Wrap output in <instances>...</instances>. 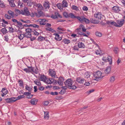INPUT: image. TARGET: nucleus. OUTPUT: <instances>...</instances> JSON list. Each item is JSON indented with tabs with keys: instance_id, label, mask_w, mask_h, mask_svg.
<instances>
[{
	"instance_id": "obj_51",
	"label": "nucleus",
	"mask_w": 125,
	"mask_h": 125,
	"mask_svg": "<svg viewBox=\"0 0 125 125\" xmlns=\"http://www.w3.org/2000/svg\"><path fill=\"white\" fill-rule=\"evenodd\" d=\"M17 4L18 6H20V7H22V3L21 2L20 0H18Z\"/></svg>"
},
{
	"instance_id": "obj_60",
	"label": "nucleus",
	"mask_w": 125,
	"mask_h": 125,
	"mask_svg": "<svg viewBox=\"0 0 125 125\" xmlns=\"http://www.w3.org/2000/svg\"><path fill=\"white\" fill-rule=\"evenodd\" d=\"M50 94L52 95H57L58 94V93L57 92H51Z\"/></svg>"
},
{
	"instance_id": "obj_12",
	"label": "nucleus",
	"mask_w": 125,
	"mask_h": 125,
	"mask_svg": "<svg viewBox=\"0 0 125 125\" xmlns=\"http://www.w3.org/2000/svg\"><path fill=\"white\" fill-rule=\"evenodd\" d=\"M51 17L54 19L57 18L58 17H60L61 18H62V17L57 12H55V15H52Z\"/></svg>"
},
{
	"instance_id": "obj_35",
	"label": "nucleus",
	"mask_w": 125,
	"mask_h": 125,
	"mask_svg": "<svg viewBox=\"0 0 125 125\" xmlns=\"http://www.w3.org/2000/svg\"><path fill=\"white\" fill-rule=\"evenodd\" d=\"M1 31L2 33H3L4 34H5L8 33V31L5 28H2L1 30Z\"/></svg>"
},
{
	"instance_id": "obj_27",
	"label": "nucleus",
	"mask_w": 125,
	"mask_h": 125,
	"mask_svg": "<svg viewBox=\"0 0 125 125\" xmlns=\"http://www.w3.org/2000/svg\"><path fill=\"white\" fill-rule=\"evenodd\" d=\"M17 24V26L19 27V28L22 29L23 28V25H22V23L20 21H18Z\"/></svg>"
},
{
	"instance_id": "obj_1",
	"label": "nucleus",
	"mask_w": 125,
	"mask_h": 125,
	"mask_svg": "<svg viewBox=\"0 0 125 125\" xmlns=\"http://www.w3.org/2000/svg\"><path fill=\"white\" fill-rule=\"evenodd\" d=\"M69 17H70L73 19L76 18L81 22H84L86 23H88L90 22L89 20L88 19H86L83 16H81V17L79 16L76 17L72 13H70L69 14Z\"/></svg>"
},
{
	"instance_id": "obj_48",
	"label": "nucleus",
	"mask_w": 125,
	"mask_h": 125,
	"mask_svg": "<svg viewBox=\"0 0 125 125\" xmlns=\"http://www.w3.org/2000/svg\"><path fill=\"white\" fill-rule=\"evenodd\" d=\"M25 87L26 90H28L29 92L31 91L32 89V88H31V87H29L27 85H26Z\"/></svg>"
},
{
	"instance_id": "obj_41",
	"label": "nucleus",
	"mask_w": 125,
	"mask_h": 125,
	"mask_svg": "<svg viewBox=\"0 0 125 125\" xmlns=\"http://www.w3.org/2000/svg\"><path fill=\"white\" fill-rule=\"evenodd\" d=\"M72 9L74 10L78 11L79 10L78 8L76 6L74 5H73L72 7Z\"/></svg>"
},
{
	"instance_id": "obj_36",
	"label": "nucleus",
	"mask_w": 125,
	"mask_h": 125,
	"mask_svg": "<svg viewBox=\"0 0 125 125\" xmlns=\"http://www.w3.org/2000/svg\"><path fill=\"white\" fill-rule=\"evenodd\" d=\"M90 75V73L89 72H86L85 73L84 75V77L86 78H88L89 77Z\"/></svg>"
},
{
	"instance_id": "obj_3",
	"label": "nucleus",
	"mask_w": 125,
	"mask_h": 125,
	"mask_svg": "<svg viewBox=\"0 0 125 125\" xmlns=\"http://www.w3.org/2000/svg\"><path fill=\"white\" fill-rule=\"evenodd\" d=\"M94 76L95 78L94 80L97 81L101 79L104 77L102 73L100 71H98L94 73Z\"/></svg>"
},
{
	"instance_id": "obj_10",
	"label": "nucleus",
	"mask_w": 125,
	"mask_h": 125,
	"mask_svg": "<svg viewBox=\"0 0 125 125\" xmlns=\"http://www.w3.org/2000/svg\"><path fill=\"white\" fill-rule=\"evenodd\" d=\"M76 81L78 83L82 84L84 82H86L85 80L83 78L80 77H79L76 78Z\"/></svg>"
},
{
	"instance_id": "obj_49",
	"label": "nucleus",
	"mask_w": 125,
	"mask_h": 125,
	"mask_svg": "<svg viewBox=\"0 0 125 125\" xmlns=\"http://www.w3.org/2000/svg\"><path fill=\"white\" fill-rule=\"evenodd\" d=\"M33 71H32V73H34L36 74H37L38 73V69L37 68H36L35 69H34V68L33 67Z\"/></svg>"
},
{
	"instance_id": "obj_8",
	"label": "nucleus",
	"mask_w": 125,
	"mask_h": 125,
	"mask_svg": "<svg viewBox=\"0 0 125 125\" xmlns=\"http://www.w3.org/2000/svg\"><path fill=\"white\" fill-rule=\"evenodd\" d=\"M49 73L52 77L53 78L56 77V73L54 70L50 69L49 70Z\"/></svg>"
},
{
	"instance_id": "obj_63",
	"label": "nucleus",
	"mask_w": 125,
	"mask_h": 125,
	"mask_svg": "<svg viewBox=\"0 0 125 125\" xmlns=\"http://www.w3.org/2000/svg\"><path fill=\"white\" fill-rule=\"evenodd\" d=\"M65 92V90H62L59 92L60 94H64Z\"/></svg>"
},
{
	"instance_id": "obj_6",
	"label": "nucleus",
	"mask_w": 125,
	"mask_h": 125,
	"mask_svg": "<svg viewBox=\"0 0 125 125\" xmlns=\"http://www.w3.org/2000/svg\"><path fill=\"white\" fill-rule=\"evenodd\" d=\"M124 22V20L123 19L121 20H117V23L116 22V24H115V26L119 27H121L123 25Z\"/></svg>"
},
{
	"instance_id": "obj_54",
	"label": "nucleus",
	"mask_w": 125,
	"mask_h": 125,
	"mask_svg": "<svg viewBox=\"0 0 125 125\" xmlns=\"http://www.w3.org/2000/svg\"><path fill=\"white\" fill-rule=\"evenodd\" d=\"M95 35L99 37H101L102 35V34L100 32L97 31L95 32Z\"/></svg>"
},
{
	"instance_id": "obj_52",
	"label": "nucleus",
	"mask_w": 125,
	"mask_h": 125,
	"mask_svg": "<svg viewBox=\"0 0 125 125\" xmlns=\"http://www.w3.org/2000/svg\"><path fill=\"white\" fill-rule=\"evenodd\" d=\"M25 97V96L24 95H22L18 96L17 97V100H18L21 99L22 98H24Z\"/></svg>"
},
{
	"instance_id": "obj_23",
	"label": "nucleus",
	"mask_w": 125,
	"mask_h": 125,
	"mask_svg": "<svg viewBox=\"0 0 125 125\" xmlns=\"http://www.w3.org/2000/svg\"><path fill=\"white\" fill-rule=\"evenodd\" d=\"M112 10L115 12H117L119 10V7L117 6H114L112 8Z\"/></svg>"
},
{
	"instance_id": "obj_15",
	"label": "nucleus",
	"mask_w": 125,
	"mask_h": 125,
	"mask_svg": "<svg viewBox=\"0 0 125 125\" xmlns=\"http://www.w3.org/2000/svg\"><path fill=\"white\" fill-rule=\"evenodd\" d=\"M46 78V76L44 75H41L39 76V80L43 81L44 82L45 81Z\"/></svg>"
},
{
	"instance_id": "obj_9",
	"label": "nucleus",
	"mask_w": 125,
	"mask_h": 125,
	"mask_svg": "<svg viewBox=\"0 0 125 125\" xmlns=\"http://www.w3.org/2000/svg\"><path fill=\"white\" fill-rule=\"evenodd\" d=\"M94 17L97 19L101 20L103 18V15H102L101 13L97 12L94 14Z\"/></svg>"
},
{
	"instance_id": "obj_50",
	"label": "nucleus",
	"mask_w": 125,
	"mask_h": 125,
	"mask_svg": "<svg viewBox=\"0 0 125 125\" xmlns=\"http://www.w3.org/2000/svg\"><path fill=\"white\" fill-rule=\"evenodd\" d=\"M63 15L65 17L68 18L69 14L66 12H63Z\"/></svg>"
},
{
	"instance_id": "obj_39",
	"label": "nucleus",
	"mask_w": 125,
	"mask_h": 125,
	"mask_svg": "<svg viewBox=\"0 0 125 125\" xmlns=\"http://www.w3.org/2000/svg\"><path fill=\"white\" fill-rule=\"evenodd\" d=\"M90 21L91 22L94 24L98 23L99 22V21L97 20L93 19H91Z\"/></svg>"
},
{
	"instance_id": "obj_44",
	"label": "nucleus",
	"mask_w": 125,
	"mask_h": 125,
	"mask_svg": "<svg viewBox=\"0 0 125 125\" xmlns=\"http://www.w3.org/2000/svg\"><path fill=\"white\" fill-rule=\"evenodd\" d=\"M6 6L4 4L3 2L2 1H0V7L3 8H6Z\"/></svg>"
},
{
	"instance_id": "obj_5",
	"label": "nucleus",
	"mask_w": 125,
	"mask_h": 125,
	"mask_svg": "<svg viewBox=\"0 0 125 125\" xmlns=\"http://www.w3.org/2000/svg\"><path fill=\"white\" fill-rule=\"evenodd\" d=\"M21 14L26 16H29L30 15V12L28 9L27 7H24L23 10H21Z\"/></svg>"
},
{
	"instance_id": "obj_18",
	"label": "nucleus",
	"mask_w": 125,
	"mask_h": 125,
	"mask_svg": "<svg viewBox=\"0 0 125 125\" xmlns=\"http://www.w3.org/2000/svg\"><path fill=\"white\" fill-rule=\"evenodd\" d=\"M106 23L109 25H114L115 26L116 24V22L113 21H106Z\"/></svg>"
},
{
	"instance_id": "obj_42",
	"label": "nucleus",
	"mask_w": 125,
	"mask_h": 125,
	"mask_svg": "<svg viewBox=\"0 0 125 125\" xmlns=\"http://www.w3.org/2000/svg\"><path fill=\"white\" fill-rule=\"evenodd\" d=\"M9 32H10L13 33L16 31V30L14 29L12 27H9Z\"/></svg>"
},
{
	"instance_id": "obj_17",
	"label": "nucleus",
	"mask_w": 125,
	"mask_h": 125,
	"mask_svg": "<svg viewBox=\"0 0 125 125\" xmlns=\"http://www.w3.org/2000/svg\"><path fill=\"white\" fill-rule=\"evenodd\" d=\"M63 79L62 78H60L57 81L55 82L56 83H58L59 85H61L63 84Z\"/></svg>"
},
{
	"instance_id": "obj_40",
	"label": "nucleus",
	"mask_w": 125,
	"mask_h": 125,
	"mask_svg": "<svg viewBox=\"0 0 125 125\" xmlns=\"http://www.w3.org/2000/svg\"><path fill=\"white\" fill-rule=\"evenodd\" d=\"M115 76H113L110 77L109 81L110 82L113 83L115 81Z\"/></svg>"
},
{
	"instance_id": "obj_2",
	"label": "nucleus",
	"mask_w": 125,
	"mask_h": 125,
	"mask_svg": "<svg viewBox=\"0 0 125 125\" xmlns=\"http://www.w3.org/2000/svg\"><path fill=\"white\" fill-rule=\"evenodd\" d=\"M73 82L71 79H67L64 82L66 86H68V88L70 89H75L76 88V87L74 85H72Z\"/></svg>"
},
{
	"instance_id": "obj_62",
	"label": "nucleus",
	"mask_w": 125,
	"mask_h": 125,
	"mask_svg": "<svg viewBox=\"0 0 125 125\" xmlns=\"http://www.w3.org/2000/svg\"><path fill=\"white\" fill-rule=\"evenodd\" d=\"M12 102H14L17 100V98H16L15 97H13L11 98Z\"/></svg>"
},
{
	"instance_id": "obj_57",
	"label": "nucleus",
	"mask_w": 125,
	"mask_h": 125,
	"mask_svg": "<svg viewBox=\"0 0 125 125\" xmlns=\"http://www.w3.org/2000/svg\"><path fill=\"white\" fill-rule=\"evenodd\" d=\"M6 102L9 103H12L11 98H8L6 99Z\"/></svg>"
},
{
	"instance_id": "obj_43",
	"label": "nucleus",
	"mask_w": 125,
	"mask_h": 125,
	"mask_svg": "<svg viewBox=\"0 0 125 125\" xmlns=\"http://www.w3.org/2000/svg\"><path fill=\"white\" fill-rule=\"evenodd\" d=\"M44 40V38L41 36L39 37L37 39V40L39 42L42 41Z\"/></svg>"
},
{
	"instance_id": "obj_64",
	"label": "nucleus",
	"mask_w": 125,
	"mask_h": 125,
	"mask_svg": "<svg viewBox=\"0 0 125 125\" xmlns=\"http://www.w3.org/2000/svg\"><path fill=\"white\" fill-rule=\"evenodd\" d=\"M83 9L84 11H87L88 9V8L86 6H84L83 7Z\"/></svg>"
},
{
	"instance_id": "obj_61",
	"label": "nucleus",
	"mask_w": 125,
	"mask_h": 125,
	"mask_svg": "<svg viewBox=\"0 0 125 125\" xmlns=\"http://www.w3.org/2000/svg\"><path fill=\"white\" fill-rule=\"evenodd\" d=\"M5 17L6 18L9 19H10L11 18H12V17H10V15H9L7 14H5Z\"/></svg>"
},
{
	"instance_id": "obj_58",
	"label": "nucleus",
	"mask_w": 125,
	"mask_h": 125,
	"mask_svg": "<svg viewBox=\"0 0 125 125\" xmlns=\"http://www.w3.org/2000/svg\"><path fill=\"white\" fill-rule=\"evenodd\" d=\"M18 83H19L20 86H23V83L22 81L19 80Z\"/></svg>"
},
{
	"instance_id": "obj_38",
	"label": "nucleus",
	"mask_w": 125,
	"mask_h": 125,
	"mask_svg": "<svg viewBox=\"0 0 125 125\" xmlns=\"http://www.w3.org/2000/svg\"><path fill=\"white\" fill-rule=\"evenodd\" d=\"M57 6L58 9L60 10H62L63 7H62V4L61 3H58L57 4Z\"/></svg>"
},
{
	"instance_id": "obj_29",
	"label": "nucleus",
	"mask_w": 125,
	"mask_h": 125,
	"mask_svg": "<svg viewBox=\"0 0 125 125\" xmlns=\"http://www.w3.org/2000/svg\"><path fill=\"white\" fill-rule=\"evenodd\" d=\"M17 36L18 38L20 40H22L25 37L24 34L22 33L19 34Z\"/></svg>"
},
{
	"instance_id": "obj_46",
	"label": "nucleus",
	"mask_w": 125,
	"mask_h": 125,
	"mask_svg": "<svg viewBox=\"0 0 125 125\" xmlns=\"http://www.w3.org/2000/svg\"><path fill=\"white\" fill-rule=\"evenodd\" d=\"M25 31L26 32L30 33H31V32L32 31V30L31 29L29 28L26 29L25 30Z\"/></svg>"
},
{
	"instance_id": "obj_33",
	"label": "nucleus",
	"mask_w": 125,
	"mask_h": 125,
	"mask_svg": "<svg viewBox=\"0 0 125 125\" xmlns=\"http://www.w3.org/2000/svg\"><path fill=\"white\" fill-rule=\"evenodd\" d=\"M62 42L65 44H68L70 42V40H68L66 39H64L63 40Z\"/></svg>"
},
{
	"instance_id": "obj_37",
	"label": "nucleus",
	"mask_w": 125,
	"mask_h": 125,
	"mask_svg": "<svg viewBox=\"0 0 125 125\" xmlns=\"http://www.w3.org/2000/svg\"><path fill=\"white\" fill-rule=\"evenodd\" d=\"M27 2L28 6L31 7L32 5L33 2L30 0H27Z\"/></svg>"
},
{
	"instance_id": "obj_26",
	"label": "nucleus",
	"mask_w": 125,
	"mask_h": 125,
	"mask_svg": "<svg viewBox=\"0 0 125 125\" xmlns=\"http://www.w3.org/2000/svg\"><path fill=\"white\" fill-rule=\"evenodd\" d=\"M78 46L79 48H84L85 47V45L82 42H79L77 43Z\"/></svg>"
},
{
	"instance_id": "obj_22",
	"label": "nucleus",
	"mask_w": 125,
	"mask_h": 125,
	"mask_svg": "<svg viewBox=\"0 0 125 125\" xmlns=\"http://www.w3.org/2000/svg\"><path fill=\"white\" fill-rule=\"evenodd\" d=\"M54 35L55 36V39L57 41H60L62 40L61 37L59 36V35L57 33H54Z\"/></svg>"
},
{
	"instance_id": "obj_11",
	"label": "nucleus",
	"mask_w": 125,
	"mask_h": 125,
	"mask_svg": "<svg viewBox=\"0 0 125 125\" xmlns=\"http://www.w3.org/2000/svg\"><path fill=\"white\" fill-rule=\"evenodd\" d=\"M38 102V100L37 99L35 98H33L31 100L30 102L31 104L35 105L37 104Z\"/></svg>"
},
{
	"instance_id": "obj_32",
	"label": "nucleus",
	"mask_w": 125,
	"mask_h": 125,
	"mask_svg": "<svg viewBox=\"0 0 125 125\" xmlns=\"http://www.w3.org/2000/svg\"><path fill=\"white\" fill-rule=\"evenodd\" d=\"M45 29L47 31H51L52 32H54L55 31L54 30L49 27L45 28Z\"/></svg>"
},
{
	"instance_id": "obj_47",
	"label": "nucleus",
	"mask_w": 125,
	"mask_h": 125,
	"mask_svg": "<svg viewBox=\"0 0 125 125\" xmlns=\"http://www.w3.org/2000/svg\"><path fill=\"white\" fill-rule=\"evenodd\" d=\"M9 4L11 7H14L15 6V4L13 2V1H9Z\"/></svg>"
},
{
	"instance_id": "obj_21",
	"label": "nucleus",
	"mask_w": 125,
	"mask_h": 125,
	"mask_svg": "<svg viewBox=\"0 0 125 125\" xmlns=\"http://www.w3.org/2000/svg\"><path fill=\"white\" fill-rule=\"evenodd\" d=\"M34 5L37 7L39 10H42L43 9V8L42 5L40 3L38 4L36 3Z\"/></svg>"
},
{
	"instance_id": "obj_19",
	"label": "nucleus",
	"mask_w": 125,
	"mask_h": 125,
	"mask_svg": "<svg viewBox=\"0 0 125 125\" xmlns=\"http://www.w3.org/2000/svg\"><path fill=\"white\" fill-rule=\"evenodd\" d=\"M111 70V68L110 66L107 67L104 71L105 73L107 74L110 73Z\"/></svg>"
},
{
	"instance_id": "obj_30",
	"label": "nucleus",
	"mask_w": 125,
	"mask_h": 125,
	"mask_svg": "<svg viewBox=\"0 0 125 125\" xmlns=\"http://www.w3.org/2000/svg\"><path fill=\"white\" fill-rule=\"evenodd\" d=\"M106 58H107L106 59L107 61L106 62H109V63L110 64H111L112 63V59L111 57L109 56L108 57L107 56Z\"/></svg>"
},
{
	"instance_id": "obj_59",
	"label": "nucleus",
	"mask_w": 125,
	"mask_h": 125,
	"mask_svg": "<svg viewBox=\"0 0 125 125\" xmlns=\"http://www.w3.org/2000/svg\"><path fill=\"white\" fill-rule=\"evenodd\" d=\"M95 53L97 55H101V51L100 50L96 51Z\"/></svg>"
},
{
	"instance_id": "obj_45",
	"label": "nucleus",
	"mask_w": 125,
	"mask_h": 125,
	"mask_svg": "<svg viewBox=\"0 0 125 125\" xmlns=\"http://www.w3.org/2000/svg\"><path fill=\"white\" fill-rule=\"evenodd\" d=\"M34 82L35 84L38 86H40L41 85V83L40 82L37 80H35L34 81Z\"/></svg>"
},
{
	"instance_id": "obj_14",
	"label": "nucleus",
	"mask_w": 125,
	"mask_h": 125,
	"mask_svg": "<svg viewBox=\"0 0 125 125\" xmlns=\"http://www.w3.org/2000/svg\"><path fill=\"white\" fill-rule=\"evenodd\" d=\"M46 80L44 82L47 84H51L53 82V79L52 78H46Z\"/></svg>"
},
{
	"instance_id": "obj_55",
	"label": "nucleus",
	"mask_w": 125,
	"mask_h": 125,
	"mask_svg": "<svg viewBox=\"0 0 125 125\" xmlns=\"http://www.w3.org/2000/svg\"><path fill=\"white\" fill-rule=\"evenodd\" d=\"M4 40L7 42H8L9 39L8 36L7 35H6L4 37Z\"/></svg>"
},
{
	"instance_id": "obj_53",
	"label": "nucleus",
	"mask_w": 125,
	"mask_h": 125,
	"mask_svg": "<svg viewBox=\"0 0 125 125\" xmlns=\"http://www.w3.org/2000/svg\"><path fill=\"white\" fill-rule=\"evenodd\" d=\"M15 11L16 13L17 14H21V10L20 11L18 9H15Z\"/></svg>"
},
{
	"instance_id": "obj_31",
	"label": "nucleus",
	"mask_w": 125,
	"mask_h": 125,
	"mask_svg": "<svg viewBox=\"0 0 125 125\" xmlns=\"http://www.w3.org/2000/svg\"><path fill=\"white\" fill-rule=\"evenodd\" d=\"M8 13L9 15L10 16V17H12V18H13L14 16V12L11 10H9L8 11Z\"/></svg>"
},
{
	"instance_id": "obj_28",
	"label": "nucleus",
	"mask_w": 125,
	"mask_h": 125,
	"mask_svg": "<svg viewBox=\"0 0 125 125\" xmlns=\"http://www.w3.org/2000/svg\"><path fill=\"white\" fill-rule=\"evenodd\" d=\"M43 6L45 9H49L50 8L49 3L48 2H45L44 3Z\"/></svg>"
},
{
	"instance_id": "obj_25",
	"label": "nucleus",
	"mask_w": 125,
	"mask_h": 125,
	"mask_svg": "<svg viewBox=\"0 0 125 125\" xmlns=\"http://www.w3.org/2000/svg\"><path fill=\"white\" fill-rule=\"evenodd\" d=\"M62 4L63 8L67 7L68 5L67 2L65 0L63 1Z\"/></svg>"
},
{
	"instance_id": "obj_4",
	"label": "nucleus",
	"mask_w": 125,
	"mask_h": 125,
	"mask_svg": "<svg viewBox=\"0 0 125 125\" xmlns=\"http://www.w3.org/2000/svg\"><path fill=\"white\" fill-rule=\"evenodd\" d=\"M81 30L83 32H85L86 31V29L84 26L82 24H80L78 28L76 29L75 31V32L79 35H80L82 32H81Z\"/></svg>"
},
{
	"instance_id": "obj_56",
	"label": "nucleus",
	"mask_w": 125,
	"mask_h": 125,
	"mask_svg": "<svg viewBox=\"0 0 125 125\" xmlns=\"http://www.w3.org/2000/svg\"><path fill=\"white\" fill-rule=\"evenodd\" d=\"M20 21L24 23H29L30 22V21L29 20H26V21H24L22 20L21 19L20 20Z\"/></svg>"
},
{
	"instance_id": "obj_7",
	"label": "nucleus",
	"mask_w": 125,
	"mask_h": 125,
	"mask_svg": "<svg viewBox=\"0 0 125 125\" xmlns=\"http://www.w3.org/2000/svg\"><path fill=\"white\" fill-rule=\"evenodd\" d=\"M33 67L32 66L28 67V68L22 69L27 73H32L33 71Z\"/></svg>"
},
{
	"instance_id": "obj_24",
	"label": "nucleus",
	"mask_w": 125,
	"mask_h": 125,
	"mask_svg": "<svg viewBox=\"0 0 125 125\" xmlns=\"http://www.w3.org/2000/svg\"><path fill=\"white\" fill-rule=\"evenodd\" d=\"M46 20L44 19H40L39 20V22H40V24L42 25H44L46 24Z\"/></svg>"
},
{
	"instance_id": "obj_20",
	"label": "nucleus",
	"mask_w": 125,
	"mask_h": 125,
	"mask_svg": "<svg viewBox=\"0 0 125 125\" xmlns=\"http://www.w3.org/2000/svg\"><path fill=\"white\" fill-rule=\"evenodd\" d=\"M44 118L45 119L48 120L49 117V112L48 111H44Z\"/></svg>"
},
{
	"instance_id": "obj_16",
	"label": "nucleus",
	"mask_w": 125,
	"mask_h": 125,
	"mask_svg": "<svg viewBox=\"0 0 125 125\" xmlns=\"http://www.w3.org/2000/svg\"><path fill=\"white\" fill-rule=\"evenodd\" d=\"M1 92L2 93L1 94V96L3 97L4 95H6L7 94L8 91L6 88H4L2 89Z\"/></svg>"
},
{
	"instance_id": "obj_34",
	"label": "nucleus",
	"mask_w": 125,
	"mask_h": 125,
	"mask_svg": "<svg viewBox=\"0 0 125 125\" xmlns=\"http://www.w3.org/2000/svg\"><path fill=\"white\" fill-rule=\"evenodd\" d=\"M24 34L25 37L27 38H30L31 36V33L26 32Z\"/></svg>"
},
{
	"instance_id": "obj_13",
	"label": "nucleus",
	"mask_w": 125,
	"mask_h": 125,
	"mask_svg": "<svg viewBox=\"0 0 125 125\" xmlns=\"http://www.w3.org/2000/svg\"><path fill=\"white\" fill-rule=\"evenodd\" d=\"M23 27H33L35 28H38L39 27V26L37 25V24H30L29 25H27V24H24L23 25Z\"/></svg>"
}]
</instances>
